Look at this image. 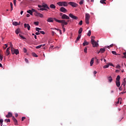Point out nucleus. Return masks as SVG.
<instances>
[{
    "mask_svg": "<svg viewBox=\"0 0 126 126\" xmlns=\"http://www.w3.org/2000/svg\"><path fill=\"white\" fill-rule=\"evenodd\" d=\"M81 37V34H78V36L75 40V43H77V41H79V39H80Z\"/></svg>",
    "mask_w": 126,
    "mask_h": 126,
    "instance_id": "18",
    "label": "nucleus"
},
{
    "mask_svg": "<svg viewBox=\"0 0 126 126\" xmlns=\"http://www.w3.org/2000/svg\"><path fill=\"white\" fill-rule=\"evenodd\" d=\"M47 8H39V10H41V11H43V10H46V11H48V9H46Z\"/></svg>",
    "mask_w": 126,
    "mask_h": 126,
    "instance_id": "28",
    "label": "nucleus"
},
{
    "mask_svg": "<svg viewBox=\"0 0 126 126\" xmlns=\"http://www.w3.org/2000/svg\"><path fill=\"white\" fill-rule=\"evenodd\" d=\"M50 8H53V9H55L56 8V5H55L54 4H51L50 5Z\"/></svg>",
    "mask_w": 126,
    "mask_h": 126,
    "instance_id": "23",
    "label": "nucleus"
},
{
    "mask_svg": "<svg viewBox=\"0 0 126 126\" xmlns=\"http://www.w3.org/2000/svg\"><path fill=\"white\" fill-rule=\"evenodd\" d=\"M69 17H70L71 18H72V19H73L74 20H77L78 19V17L73 15V14L70 13L69 14Z\"/></svg>",
    "mask_w": 126,
    "mask_h": 126,
    "instance_id": "7",
    "label": "nucleus"
},
{
    "mask_svg": "<svg viewBox=\"0 0 126 126\" xmlns=\"http://www.w3.org/2000/svg\"><path fill=\"white\" fill-rule=\"evenodd\" d=\"M116 84L118 87H120V86H121V82L116 81Z\"/></svg>",
    "mask_w": 126,
    "mask_h": 126,
    "instance_id": "22",
    "label": "nucleus"
},
{
    "mask_svg": "<svg viewBox=\"0 0 126 126\" xmlns=\"http://www.w3.org/2000/svg\"><path fill=\"white\" fill-rule=\"evenodd\" d=\"M14 5L15 6L16 5V0H13Z\"/></svg>",
    "mask_w": 126,
    "mask_h": 126,
    "instance_id": "53",
    "label": "nucleus"
},
{
    "mask_svg": "<svg viewBox=\"0 0 126 126\" xmlns=\"http://www.w3.org/2000/svg\"><path fill=\"white\" fill-rule=\"evenodd\" d=\"M54 20H55V18H49L47 21V22H54Z\"/></svg>",
    "mask_w": 126,
    "mask_h": 126,
    "instance_id": "13",
    "label": "nucleus"
},
{
    "mask_svg": "<svg viewBox=\"0 0 126 126\" xmlns=\"http://www.w3.org/2000/svg\"><path fill=\"white\" fill-rule=\"evenodd\" d=\"M83 0H81L79 2L80 4H83Z\"/></svg>",
    "mask_w": 126,
    "mask_h": 126,
    "instance_id": "51",
    "label": "nucleus"
},
{
    "mask_svg": "<svg viewBox=\"0 0 126 126\" xmlns=\"http://www.w3.org/2000/svg\"><path fill=\"white\" fill-rule=\"evenodd\" d=\"M25 61L26 63H28V59H25Z\"/></svg>",
    "mask_w": 126,
    "mask_h": 126,
    "instance_id": "62",
    "label": "nucleus"
},
{
    "mask_svg": "<svg viewBox=\"0 0 126 126\" xmlns=\"http://www.w3.org/2000/svg\"><path fill=\"white\" fill-rule=\"evenodd\" d=\"M28 13H29L31 15H33V13L32 12V11L31 10H29L27 11Z\"/></svg>",
    "mask_w": 126,
    "mask_h": 126,
    "instance_id": "26",
    "label": "nucleus"
},
{
    "mask_svg": "<svg viewBox=\"0 0 126 126\" xmlns=\"http://www.w3.org/2000/svg\"><path fill=\"white\" fill-rule=\"evenodd\" d=\"M3 59V57H2V55H0V61H2V59Z\"/></svg>",
    "mask_w": 126,
    "mask_h": 126,
    "instance_id": "47",
    "label": "nucleus"
},
{
    "mask_svg": "<svg viewBox=\"0 0 126 126\" xmlns=\"http://www.w3.org/2000/svg\"><path fill=\"white\" fill-rule=\"evenodd\" d=\"M54 20L56 21V22H58V23H61V26H62V28H64V25H67L68 24L67 22H65V20H58L56 18H54Z\"/></svg>",
    "mask_w": 126,
    "mask_h": 126,
    "instance_id": "1",
    "label": "nucleus"
},
{
    "mask_svg": "<svg viewBox=\"0 0 126 126\" xmlns=\"http://www.w3.org/2000/svg\"><path fill=\"white\" fill-rule=\"evenodd\" d=\"M112 54H113V55H116V56H118V55H120L117 54V52L116 51H112Z\"/></svg>",
    "mask_w": 126,
    "mask_h": 126,
    "instance_id": "38",
    "label": "nucleus"
},
{
    "mask_svg": "<svg viewBox=\"0 0 126 126\" xmlns=\"http://www.w3.org/2000/svg\"><path fill=\"white\" fill-rule=\"evenodd\" d=\"M32 57H34V58H38V55H37V54H36L35 53H32Z\"/></svg>",
    "mask_w": 126,
    "mask_h": 126,
    "instance_id": "31",
    "label": "nucleus"
},
{
    "mask_svg": "<svg viewBox=\"0 0 126 126\" xmlns=\"http://www.w3.org/2000/svg\"><path fill=\"white\" fill-rule=\"evenodd\" d=\"M106 0H100V3H102V4H106Z\"/></svg>",
    "mask_w": 126,
    "mask_h": 126,
    "instance_id": "27",
    "label": "nucleus"
},
{
    "mask_svg": "<svg viewBox=\"0 0 126 126\" xmlns=\"http://www.w3.org/2000/svg\"><path fill=\"white\" fill-rule=\"evenodd\" d=\"M12 119L14 123H15V122H17V120H16V119H15V117H14V116H13L12 117Z\"/></svg>",
    "mask_w": 126,
    "mask_h": 126,
    "instance_id": "33",
    "label": "nucleus"
},
{
    "mask_svg": "<svg viewBox=\"0 0 126 126\" xmlns=\"http://www.w3.org/2000/svg\"><path fill=\"white\" fill-rule=\"evenodd\" d=\"M68 4H69V5H71L72 7H76V6H77V4L74 2H69Z\"/></svg>",
    "mask_w": 126,
    "mask_h": 126,
    "instance_id": "6",
    "label": "nucleus"
},
{
    "mask_svg": "<svg viewBox=\"0 0 126 126\" xmlns=\"http://www.w3.org/2000/svg\"><path fill=\"white\" fill-rule=\"evenodd\" d=\"M1 123H3V120H2V119H0V124Z\"/></svg>",
    "mask_w": 126,
    "mask_h": 126,
    "instance_id": "59",
    "label": "nucleus"
},
{
    "mask_svg": "<svg viewBox=\"0 0 126 126\" xmlns=\"http://www.w3.org/2000/svg\"><path fill=\"white\" fill-rule=\"evenodd\" d=\"M116 68H118L119 69H120L121 68V65L118 64L116 65Z\"/></svg>",
    "mask_w": 126,
    "mask_h": 126,
    "instance_id": "40",
    "label": "nucleus"
},
{
    "mask_svg": "<svg viewBox=\"0 0 126 126\" xmlns=\"http://www.w3.org/2000/svg\"><path fill=\"white\" fill-rule=\"evenodd\" d=\"M97 73V71H94V76H96V74Z\"/></svg>",
    "mask_w": 126,
    "mask_h": 126,
    "instance_id": "58",
    "label": "nucleus"
},
{
    "mask_svg": "<svg viewBox=\"0 0 126 126\" xmlns=\"http://www.w3.org/2000/svg\"><path fill=\"white\" fill-rule=\"evenodd\" d=\"M120 79H121V76H120V75H118L116 78V81H120Z\"/></svg>",
    "mask_w": 126,
    "mask_h": 126,
    "instance_id": "30",
    "label": "nucleus"
},
{
    "mask_svg": "<svg viewBox=\"0 0 126 126\" xmlns=\"http://www.w3.org/2000/svg\"><path fill=\"white\" fill-rule=\"evenodd\" d=\"M124 56L122 57V59H126V52L123 53Z\"/></svg>",
    "mask_w": 126,
    "mask_h": 126,
    "instance_id": "34",
    "label": "nucleus"
},
{
    "mask_svg": "<svg viewBox=\"0 0 126 126\" xmlns=\"http://www.w3.org/2000/svg\"><path fill=\"white\" fill-rule=\"evenodd\" d=\"M110 66V64H107V65H105L103 66V68H108Z\"/></svg>",
    "mask_w": 126,
    "mask_h": 126,
    "instance_id": "36",
    "label": "nucleus"
},
{
    "mask_svg": "<svg viewBox=\"0 0 126 126\" xmlns=\"http://www.w3.org/2000/svg\"><path fill=\"white\" fill-rule=\"evenodd\" d=\"M84 53H87V47H85L84 49Z\"/></svg>",
    "mask_w": 126,
    "mask_h": 126,
    "instance_id": "45",
    "label": "nucleus"
},
{
    "mask_svg": "<svg viewBox=\"0 0 126 126\" xmlns=\"http://www.w3.org/2000/svg\"><path fill=\"white\" fill-rule=\"evenodd\" d=\"M35 35H40V32H36Z\"/></svg>",
    "mask_w": 126,
    "mask_h": 126,
    "instance_id": "63",
    "label": "nucleus"
},
{
    "mask_svg": "<svg viewBox=\"0 0 126 126\" xmlns=\"http://www.w3.org/2000/svg\"><path fill=\"white\" fill-rule=\"evenodd\" d=\"M93 63H94V58H93L90 62V65L91 66H92L93 65Z\"/></svg>",
    "mask_w": 126,
    "mask_h": 126,
    "instance_id": "20",
    "label": "nucleus"
},
{
    "mask_svg": "<svg viewBox=\"0 0 126 126\" xmlns=\"http://www.w3.org/2000/svg\"><path fill=\"white\" fill-rule=\"evenodd\" d=\"M52 35L54 36V35H55V32L52 31Z\"/></svg>",
    "mask_w": 126,
    "mask_h": 126,
    "instance_id": "64",
    "label": "nucleus"
},
{
    "mask_svg": "<svg viewBox=\"0 0 126 126\" xmlns=\"http://www.w3.org/2000/svg\"><path fill=\"white\" fill-rule=\"evenodd\" d=\"M9 50H10V47L7 48L6 52H5L6 56H9V55H10V52L9 51Z\"/></svg>",
    "mask_w": 126,
    "mask_h": 126,
    "instance_id": "8",
    "label": "nucleus"
},
{
    "mask_svg": "<svg viewBox=\"0 0 126 126\" xmlns=\"http://www.w3.org/2000/svg\"><path fill=\"white\" fill-rule=\"evenodd\" d=\"M85 22L86 24H89V20L85 19Z\"/></svg>",
    "mask_w": 126,
    "mask_h": 126,
    "instance_id": "39",
    "label": "nucleus"
},
{
    "mask_svg": "<svg viewBox=\"0 0 126 126\" xmlns=\"http://www.w3.org/2000/svg\"><path fill=\"white\" fill-rule=\"evenodd\" d=\"M108 81L111 83L112 81H113V78H112V76H110L109 77H107Z\"/></svg>",
    "mask_w": 126,
    "mask_h": 126,
    "instance_id": "21",
    "label": "nucleus"
},
{
    "mask_svg": "<svg viewBox=\"0 0 126 126\" xmlns=\"http://www.w3.org/2000/svg\"><path fill=\"white\" fill-rule=\"evenodd\" d=\"M42 47V45H38L37 46H36L35 48L36 49H40V48H41Z\"/></svg>",
    "mask_w": 126,
    "mask_h": 126,
    "instance_id": "41",
    "label": "nucleus"
},
{
    "mask_svg": "<svg viewBox=\"0 0 126 126\" xmlns=\"http://www.w3.org/2000/svg\"><path fill=\"white\" fill-rule=\"evenodd\" d=\"M23 51L24 53H26L27 52V49H26V48H24Z\"/></svg>",
    "mask_w": 126,
    "mask_h": 126,
    "instance_id": "55",
    "label": "nucleus"
},
{
    "mask_svg": "<svg viewBox=\"0 0 126 126\" xmlns=\"http://www.w3.org/2000/svg\"><path fill=\"white\" fill-rule=\"evenodd\" d=\"M26 119V117H23L22 118V122H23V121H24V120H25Z\"/></svg>",
    "mask_w": 126,
    "mask_h": 126,
    "instance_id": "50",
    "label": "nucleus"
},
{
    "mask_svg": "<svg viewBox=\"0 0 126 126\" xmlns=\"http://www.w3.org/2000/svg\"><path fill=\"white\" fill-rule=\"evenodd\" d=\"M31 10H32V13L33 12H35V13H36V12H37V11H36V10H35L34 9H31Z\"/></svg>",
    "mask_w": 126,
    "mask_h": 126,
    "instance_id": "42",
    "label": "nucleus"
},
{
    "mask_svg": "<svg viewBox=\"0 0 126 126\" xmlns=\"http://www.w3.org/2000/svg\"><path fill=\"white\" fill-rule=\"evenodd\" d=\"M19 32H20V29H18L16 30L15 33L16 34H17V35H18V34H19Z\"/></svg>",
    "mask_w": 126,
    "mask_h": 126,
    "instance_id": "25",
    "label": "nucleus"
},
{
    "mask_svg": "<svg viewBox=\"0 0 126 126\" xmlns=\"http://www.w3.org/2000/svg\"><path fill=\"white\" fill-rule=\"evenodd\" d=\"M4 122H5L6 123H10V119H5Z\"/></svg>",
    "mask_w": 126,
    "mask_h": 126,
    "instance_id": "35",
    "label": "nucleus"
},
{
    "mask_svg": "<svg viewBox=\"0 0 126 126\" xmlns=\"http://www.w3.org/2000/svg\"><path fill=\"white\" fill-rule=\"evenodd\" d=\"M5 47H3L4 50H5L7 48V44H5Z\"/></svg>",
    "mask_w": 126,
    "mask_h": 126,
    "instance_id": "56",
    "label": "nucleus"
},
{
    "mask_svg": "<svg viewBox=\"0 0 126 126\" xmlns=\"http://www.w3.org/2000/svg\"><path fill=\"white\" fill-rule=\"evenodd\" d=\"M105 51L106 50L105 49V48H100L99 50V52H100L101 54H103V53H105Z\"/></svg>",
    "mask_w": 126,
    "mask_h": 126,
    "instance_id": "19",
    "label": "nucleus"
},
{
    "mask_svg": "<svg viewBox=\"0 0 126 126\" xmlns=\"http://www.w3.org/2000/svg\"><path fill=\"white\" fill-rule=\"evenodd\" d=\"M120 99H121V98H118V101L116 102V104H119L120 103Z\"/></svg>",
    "mask_w": 126,
    "mask_h": 126,
    "instance_id": "54",
    "label": "nucleus"
},
{
    "mask_svg": "<svg viewBox=\"0 0 126 126\" xmlns=\"http://www.w3.org/2000/svg\"><path fill=\"white\" fill-rule=\"evenodd\" d=\"M82 31H83L82 28H80L78 31L79 35H81V33H82Z\"/></svg>",
    "mask_w": 126,
    "mask_h": 126,
    "instance_id": "24",
    "label": "nucleus"
},
{
    "mask_svg": "<svg viewBox=\"0 0 126 126\" xmlns=\"http://www.w3.org/2000/svg\"><path fill=\"white\" fill-rule=\"evenodd\" d=\"M60 11H61V12H63V13H65V12H67V10H66V9H65V8H64L63 7H62L60 8Z\"/></svg>",
    "mask_w": 126,
    "mask_h": 126,
    "instance_id": "9",
    "label": "nucleus"
},
{
    "mask_svg": "<svg viewBox=\"0 0 126 126\" xmlns=\"http://www.w3.org/2000/svg\"><path fill=\"white\" fill-rule=\"evenodd\" d=\"M34 24L35 25H39V22H34Z\"/></svg>",
    "mask_w": 126,
    "mask_h": 126,
    "instance_id": "43",
    "label": "nucleus"
},
{
    "mask_svg": "<svg viewBox=\"0 0 126 126\" xmlns=\"http://www.w3.org/2000/svg\"><path fill=\"white\" fill-rule=\"evenodd\" d=\"M108 64H109V65H111V66H114V64H113V63H108Z\"/></svg>",
    "mask_w": 126,
    "mask_h": 126,
    "instance_id": "57",
    "label": "nucleus"
},
{
    "mask_svg": "<svg viewBox=\"0 0 126 126\" xmlns=\"http://www.w3.org/2000/svg\"><path fill=\"white\" fill-rule=\"evenodd\" d=\"M14 123L15 126H18V121H16V122H15Z\"/></svg>",
    "mask_w": 126,
    "mask_h": 126,
    "instance_id": "48",
    "label": "nucleus"
},
{
    "mask_svg": "<svg viewBox=\"0 0 126 126\" xmlns=\"http://www.w3.org/2000/svg\"><path fill=\"white\" fill-rule=\"evenodd\" d=\"M11 51L12 55H14V54H15V55H18V54H19V51H18V49H15L13 47H12Z\"/></svg>",
    "mask_w": 126,
    "mask_h": 126,
    "instance_id": "5",
    "label": "nucleus"
},
{
    "mask_svg": "<svg viewBox=\"0 0 126 126\" xmlns=\"http://www.w3.org/2000/svg\"><path fill=\"white\" fill-rule=\"evenodd\" d=\"M15 117H16V118H17V117H18V114L15 113Z\"/></svg>",
    "mask_w": 126,
    "mask_h": 126,
    "instance_id": "60",
    "label": "nucleus"
},
{
    "mask_svg": "<svg viewBox=\"0 0 126 126\" xmlns=\"http://www.w3.org/2000/svg\"><path fill=\"white\" fill-rule=\"evenodd\" d=\"M62 19H69V17L68 16L63 14L62 16Z\"/></svg>",
    "mask_w": 126,
    "mask_h": 126,
    "instance_id": "10",
    "label": "nucleus"
},
{
    "mask_svg": "<svg viewBox=\"0 0 126 126\" xmlns=\"http://www.w3.org/2000/svg\"><path fill=\"white\" fill-rule=\"evenodd\" d=\"M91 38V43L93 45V47L94 48L98 47L99 44H98L97 41L94 40L95 36H92Z\"/></svg>",
    "mask_w": 126,
    "mask_h": 126,
    "instance_id": "2",
    "label": "nucleus"
},
{
    "mask_svg": "<svg viewBox=\"0 0 126 126\" xmlns=\"http://www.w3.org/2000/svg\"><path fill=\"white\" fill-rule=\"evenodd\" d=\"M35 16H39V17H41V18H43V17H44L43 14L37 12H36Z\"/></svg>",
    "mask_w": 126,
    "mask_h": 126,
    "instance_id": "12",
    "label": "nucleus"
},
{
    "mask_svg": "<svg viewBox=\"0 0 126 126\" xmlns=\"http://www.w3.org/2000/svg\"><path fill=\"white\" fill-rule=\"evenodd\" d=\"M35 30H36V31H38V32H40V28H35Z\"/></svg>",
    "mask_w": 126,
    "mask_h": 126,
    "instance_id": "46",
    "label": "nucleus"
},
{
    "mask_svg": "<svg viewBox=\"0 0 126 126\" xmlns=\"http://www.w3.org/2000/svg\"><path fill=\"white\" fill-rule=\"evenodd\" d=\"M85 19H88L89 20L90 19V15L88 13L86 14V16H85Z\"/></svg>",
    "mask_w": 126,
    "mask_h": 126,
    "instance_id": "17",
    "label": "nucleus"
},
{
    "mask_svg": "<svg viewBox=\"0 0 126 126\" xmlns=\"http://www.w3.org/2000/svg\"><path fill=\"white\" fill-rule=\"evenodd\" d=\"M39 32L41 34H42L43 35H45V32H44V31H40Z\"/></svg>",
    "mask_w": 126,
    "mask_h": 126,
    "instance_id": "44",
    "label": "nucleus"
},
{
    "mask_svg": "<svg viewBox=\"0 0 126 126\" xmlns=\"http://www.w3.org/2000/svg\"><path fill=\"white\" fill-rule=\"evenodd\" d=\"M63 30V32H65V28H62Z\"/></svg>",
    "mask_w": 126,
    "mask_h": 126,
    "instance_id": "61",
    "label": "nucleus"
},
{
    "mask_svg": "<svg viewBox=\"0 0 126 126\" xmlns=\"http://www.w3.org/2000/svg\"><path fill=\"white\" fill-rule=\"evenodd\" d=\"M13 25H14V26H17V25H20V22H19V23L17 22H13L12 23Z\"/></svg>",
    "mask_w": 126,
    "mask_h": 126,
    "instance_id": "15",
    "label": "nucleus"
},
{
    "mask_svg": "<svg viewBox=\"0 0 126 126\" xmlns=\"http://www.w3.org/2000/svg\"><path fill=\"white\" fill-rule=\"evenodd\" d=\"M19 37H20L21 38H22L23 39V40H26V38L24 36H23L22 35H21V34H19Z\"/></svg>",
    "mask_w": 126,
    "mask_h": 126,
    "instance_id": "32",
    "label": "nucleus"
},
{
    "mask_svg": "<svg viewBox=\"0 0 126 126\" xmlns=\"http://www.w3.org/2000/svg\"><path fill=\"white\" fill-rule=\"evenodd\" d=\"M12 46V43L11 42H10V48H11V49H12V48H13Z\"/></svg>",
    "mask_w": 126,
    "mask_h": 126,
    "instance_id": "49",
    "label": "nucleus"
},
{
    "mask_svg": "<svg viewBox=\"0 0 126 126\" xmlns=\"http://www.w3.org/2000/svg\"><path fill=\"white\" fill-rule=\"evenodd\" d=\"M83 21L82 20H81L80 22L79 23V25H82Z\"/></svg>",
    "mask_w": 126,
    "mask_h": 126,
    "instance_id": "52",
    "label": "nucleus"
},
{
    "mask_svg": "<svg viewBox=\"0 0 126 126\" xmlns=\"http://www.w3.org/2000/svg\"><path fill=\"white\" fill-rule=\"evenodd\" d=\"M89 44V42H87L86 41V40H84V43H83V46H87Z\"/></svg>",
    "mask_w": 126,
    "mask_h": 126,
    "instance_id": "16",
    "label": "nucleus"
},
{
    "mask_svg": "<svg viewBox=\"0 0 126 126\" xmlns=\"http://www.w3.org/2000/svg\"><path fill=\"white\" fill-rule=\"evenodd\" d=\"M24 27H25V28H27V29H28V30H29V31L31 29L30 25H29V24H24Z\"/></svg>",
    "mask_w": 126,
    "mask_h": 126,
    "instance_id": "11",
    "label": "nucleus"
},
{
    "mask_svg": "<svg viewBox=\"0 0 126 126\" xmlns=\"http://www.w3.org/2000/svg\"><path fill=\"white\" fill-rule=\"evenodd\" d=\"M11 117H13L11 112H8V114L6 115V118H11Z\"/></svg>",
    "mask_w": 126,
    "mask_h": 126,
    "instance_id": "14",
    "label": "nucleus"
},
{
    "mask_svg": "<svg viewBox=\"0 0 126 126\" xmlns=\"http://www.w3.org/2000/svg\"><path fill=\"white\" fill-rule=\"evenodd\" d=\"M126 85V78H124V82H123V84H122V85H124V86H125Z\"/></svg>",
    "mask_w": 126,
    "mask_h": 126,
    "instance_id": "29",
    "label": "nucleus"
},
{
    "mask_svg": "<svg viewBox=\"0 0 126 126\" xmlns=\"http://www.w3.org/2000/svg\"><path fill=\"white\" fill-rule=\"evenodd\" d=\"M38 7H39V8H41L42 7H44V8H47V9H50V7L49 6H48V4L42 3L41 5H38Z\"/></svg>",
    "mask_w": 126,
    "mask_h": 126,
    "instance_id": "4",
    "label": "nucleus"
},
{
    "mask_svg": "<svg viewBox=\"0 0 126 126\" xmlns=\"http://www.w3.org/2000/svg\"><path fill=\"white\" fill-rule=\"evenodd\" d=\"M57 4L59 5V6H67L68 5V3L66 1H60L57 3Z\"/></svg>",
    "mask_w": 126,
    "mask_h": 126,
    "instance_id": "3",
    "label": "nucleus"
},
{
    "mask_svg": "<svg viewBox=\"0 0 126 126\" xmlns=\"http://www.w3.org/2000/svg\"><path fill=\"white\" fill-rule=\"evenodd\" d=\"M87 35L89 36H91V30L89 31L87 33Z\"/></svg>",
    "mask_w": 126,
    "mask_h": 126,
    "instance_id": "37",
    "label": "nucleus"
}]
</instances>
